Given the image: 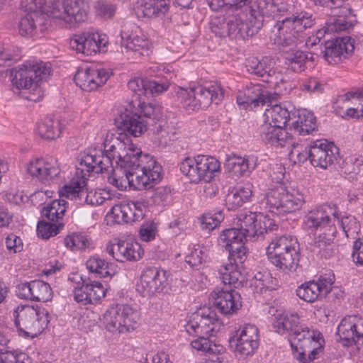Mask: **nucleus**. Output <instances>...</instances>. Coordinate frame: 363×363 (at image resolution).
Returning <instances> with one entry per match:
<instances>
[{"mask_svg": "<svg viewBox=\"0 0 363 363\" xmlns=\"http://www.w3.org/2000/svg\"><path fill=\"white\" fill-rule=\"evenodd\" d=\"M133 115L121 113L116 118V125L124 132L139 137L149 128L152 141L160 148H165L174 140L172 127L162 118L159 108L150 104L138 103V108Z\"/></svg>", "mask_w": 363, "mask_h": 363, "instance_id": "f257e3e1", "label": "nucleus"}, {"mask_svg": "<svg viewBox=\"0 0 363 363\" xmlns=\"http://www.w3.org/2000/svg\"><path fill=\"white\" fill-rule=\"evenodd\" d=\"M273 327L278 333H288L294 340L298 342L302 351L295 353L294 357L301 363H310L322 352L324 340L321 334L301 324L297 313L278 315L273 323Z\"/></svg>", "mask_w": 363, "mask_h": 363, "instance_id": "f03ea898", "label": "nucleus"}, {"mask_svg": "<svg viewBox=\"0 0 363 363\" xmlns=\"http://www.w3.org/2000/svg\"><path fill=\"white\" fill-rule=\"evenodd\" d=\"M240 228H229L222 231L218 243L225 250L245 244L248 240L255 241L259 236L277 228L273 220L261 213L246 212L239 216Z\"/></svg>", "mask_w": 363, "mask_h": 363, "instance_id": "7ed1b4c3", "label": "nucleus"}, {"mask_svg": "<svg viewBox=\"0 0 363 363\" xmlns=\"http://www.w3.org/2000/svg\"><path fill=\"white\" fill-rule=\"evenodd\" d=\"M50 74L48 63L28 60L10 70V80L13 91H20L22 96L31 101H39L44 96L40 82Z\"/></svg>", "mask_w": 363, "mask_h": 363, "instance_id": "20e7f679", "label": "nucleus"}, {"mask_svg": "<svg viewBox=\"0 0 363 363\" xmlns=\"http://www.w3.org/2000/svg\"><path fill=\"white\" fill-rule=\"evenodd\" d=\"M269 262L285 273L296 272L300 261V246L296 238L281 235L272 239L267 247Z\"/></svg>", "mask_w": 363, "mask_h": 363, "instance_id": "39448f33", "label": "nucleus"}, {"mask_svg": "<svg viewBox=\"0 0 363 363\" xmlns=\"http://www.w3.org/2000/svg\"><path fill=\"white\" fill-rule=\"evenodd\" d=\"M314 24L313 16L306 12L278 21L272 30L274 33V44L282 47L297 46L304 42L305 35H307L304 31Z\"/></svg>", "mask_w": 363, "mask_h": 363, "instance_id": "423d86ee", "label": "nucleus"}, {"mask_svg": "<svg viewBox=\"0 0 363 363\" xmlns=\"http://www.w3.org/2000/svg\"><path fill=\"white\" fill-rule=\"evenodd\" d=\"M104 151L114 160L116 167H119L121 169L141 167L144 171H147L160 165L153 157L142 155L140 150L136 147H127L125 143L117 137L106 140Z\"/></svg>", "mask_w": 363, "mask_h": 363, "instance_id": "0eeeda50", "label": "nucleus"}, {"mask_svg": "<svg viewBox=\"0 0 363 363\" xmlns=\"http://www.w3.org/2000/svg\"><path fill=\"white\" fill-rule=\"evenodd\" d=\"M261 203L272 213L281 214L299 210L305 200L303 195L298 190L288 189L279 184L269 188L263 194Z\"/></svg>", "mask_w": 363, "mask_h": 363, "instance_id": "6e6552de", "label": "nucleus"}, {"mask_svg": "<svg viewBox=\"0 0 363 363\" xmlns=\"http://www.w3.org/2000/svg\"><path fill=\"white\" fill-rule=\"evenodd\" d=\"M162 166L156 165L150 170L144 171L141 167L133 168L116 167L113 174L108 177V181L120 190L128 186L137 189L150 188V182H157L161 179Z\"/></svg>", "mask_w": 363, "mask_h": 363, "instance_id": "1a4fd4ad", "label": "nucleus"}, {"mask_svg": "<svg viewBox=\"0 0 363 363\" xmlns=\"http://www.w3.org/2000/svg\"><path fill=\"white\" fill-rule=\"evenodd\" d=\"M14 324L18 335L23 337H35L47 328L48 312L38 306H18L13 311Z\"/></svg>", "mask_w": 363, "mask_h": 363, "instance_id": "9d476101", "label": "nucleus"}, {"mask_svg": "<svg viewBox=\"0 0 363 363\" xmlns=\"http://www.w3.org/2000/svg\"><path fill=\"white\" fill-rule=\"evenodd\" d=\"M223 90L220 86L208 88L196 86L189 89L179 88L177 97L186 111L207 108L212 102L216 104L222 99Z\"/></svg>", "mask_w": 363, "mask_h": 363, "instance_id": "9b49d317", "label": "nucleus"}, {"mask_svg": "<svg viewBox=\"0 0 363 363\" xmlns=\"http://www.w3.org/2000/svg\"><path fill=\"white\" fill-rule=\"evenodd\" d=\"M250 16L246 26L248 35H253L263 26L264 17L277 18L284 16L288 11V6L284 2L275 0H259L250 2L249 6Z\"/></svg>", "mask_w": 363, "mask_h": 363, "instance_id": "f8f14e48", "label": "nucleus"}, {"mask_svg": "<svg viewBox=\"0 0 363 363\" xmlns=\"http://www.w3.org/2000/svg\"><path fill=\"white\" fill-rule=\"evenodd\" d=\"M140 313L129 305H116L108 308L103 315L105 328L113 333H125L138 325Z\"/></svg>", "mask_w": 363, "mask_h": 363, "instance_id": "ddd939ff", "label": "nucleus"}, {"mask_svg": "<svg viewBox=\"0 0 363 363\" xmlns=\"http://www.w3.org/2000/svg\"><path fill=\"white\" fill-rule=\"evenodd\" d=\"M219 161L213 157L198 155L194 158L186 157L180 163V170L191 182L201 181L209 182L214 172L220 169Z\"/></svg>", "mask_w": 363, "mask_h": 363, "instance_id": "4468645a", "label": "nucleus"}, {"mask_svg": "<svg viewBox=\"0 0 363 363\" xmlns=\"http://www.w3.org/2000/svg\"><path fill=\"white\" fill-rule=\"evenodd\" d=\"M88 9L85 0H55L50 6L49 12L53 18L73 26L87 19Z\"/></svg>", "mask_w": 363, "mask_h": 363, "instance_id": "2eb2a0df", "label": "nucleus"}, {"mask_svg": "<svg viewBox=\"0 0 363 363\" xmlns=\"http://www.w3.org/2000/svg\"><path fill=\"white\" fill-rule=\"evenodd\" d=\"M337 208L333 203L323 204L309 211L304 217L303 225L310 230L329 231L335 225Z\"/></svg>", "mask_w": 363, "mask_h": 363, "instance_id": "dca6fc26", "label": "nucleus"}, {"mask_svg": "<svg viewBox=\"0 0 363 363\" xmlns=\"http://www.w3.org/2000/svg\"><path fill=\"white\" fill-rule=\"evenodd\" d=\"M308 159L315 167L326 169L339 159V149L333 143L317 140L308 145Z\"/></svg>", "mask_w": 363, "mask_h": 363, "instance_id": "f3484780", "label": "nucleus"}, {"mask_svg": "<svg viewBox=\"0 0 363 363\" xmlns=\"http://www.w3.org/2000/svg\"><path fill=\"white\" fill-rule=\"evenodd\" d=\"M219 326L216 313L210 308H203L193 313L186 325L191 335L213 336Z\"/></svg>", "mask_w": 363, "mask_h": 363, "instance_id": "a211bd4d", "label": "nucleus"}, {"mask_svg": "<svg viewBox=\"0 0 363 363\" xmlns=\"http://www.w3.org/2000/svg\"><path fill=\"white\" fill-rule=\"evenodd\" d=\"M167 285V272L155 267L144 269L137 291L143 296H152L162 293Z\"/></svg>", "mask_w": 363, "mask_h": 363, "instance_id": "6ab92c4d", "label": "nucleus"}, {"mask_svg": "<svg viewBox=\"0 0 363 363\" xmlns=\"http://www.w3.org/2000/svg\"><path fill=\"white\" fill-rule=\"evenodd\" d=\"M259 330L251 324L245 325L239 328L230 339V346L234 351L242 356L254 354L259 347Z\"/></svg>", "mask_w": 363, "mask_h": 363, "instance_id": "aec40b11", "label": "nucleus"}, {"mask_svg": "<svg viewBox=\"0 0 363 363\" xmlns=\"http://www.w3.org/2000/svg\"><path fill=\"white\" fill-rule=\"evenodd\" d=\"M169 86V84L167 82H158L155 80H149L143 78H134L130 79L128 83V89L135 93L138 97L135 101L129 104V108H126L124 113L128 112L133 115L132 112H135L138 108V103L141 101L140 97L142 96L159 94L167 91ZM143 102H142L143 104Z\"/></svg>", "mask_w": 363, "mask_h": 363, "instance_id": "412c9836", "label": "nucleus"}, {"mask_svg": "<svg viewBox=\"0 0 363 363\" xmlns=\"http://www.w3.org/2000/svg\"><path fill=\"white\" fill-rule=\"evenodd\" d=\"M336 334L337 340L345 347L363 342V319L357 315L345 317L338 325Z\"/></svg>", "mask_w": 363, "mask_h": 363, "instance_id": "4be33fe9", "label": "nucleus"}, {"mask_svg": "<svg viewBox=\"0 0 363 363\" xmlns=\"http://www.w3.org/2000/svg\"><path fill=\"white\" fill-rule=\"evenodd\" d=\"M354 49V40L349 36L327 40L320 53L328 64L337 65L347 58Z\"/></svg>", "mask_w": 363, "mask_h": 363, "instance_id": "5701e85b", "label": "nucleus"}, {"mask_svg": "<svg viewBox=\"0 0 363 363\" xmlns=\"http://www.w3.org/2000/svg\"><path fill=\"white\" fill-rule=\"evenodd\" d=\"M278 96L277 93H270L260 84H250L238 92L237 102L239 105L257 107L272 103Z\"/></svg>", "mask_w": 363, "mask_h": 363, "instance_id": "b1692460", "label": "nucleus"}, {"mask_svg": "<svg viewBox=\"0 0 363 363\" xmlns=\"http://www.w3.org/2000/svg\"><path fill=\"white\" fill-rule=\"evenodd\" d=\"M110 77V72L102 67H89L78 70L74 79L82 90L91 91L104 85Z\"/></svg>", "mask_w": 363, "mask_h": 363, "instance_id": "393cba45", "label": "nucleus"}, {"mask_svg": "<svg viewBox=\"0 0 363 363\" xmlns=\"http://www.w3.org/2000/svg\"><path fill=\"white\" fill-rule=\"evenodd\" d=\"M27 172L42 183L50 184L59 176L60 169L54 158H36L28 163Z\"/></svg>", "mask_w": 363, "mask_h": 363, "instance_id": "a878e982", "label": "nucleus"}, {"mask_svg": "<svg viewBox=\"0 0 363 363\" xmlns=\"http://www.w3.org/2000/svg\"><path fill=\"white\" fill-rule=\"evenodd\" d=\"M108 41L105 35L99 33H84L81 35H74L70 40V46L77 52L86 55H92L100 52Z\"/></svg>", "mask_w": 363, "mask_h": 363, "instance_id": "bb28decb", "label": "nucleus"}, {"mask_svg": "<svg viewBox=\"0 0 363 363\" xmlns=\"http://www.w3.org/2000/svg\"><path fill=\"white\" fill-rule=\"evenodd\" d=\"M211 296L213 299V305L225 315L233 314L242 306L240 294L232 289H216Z\"/></svg>", "mask_w": 363, "mask_h": 363, "instance_id": "cd10ccee", "label": "nucleus"}, {"mask_svg": "<svg viewBox=\"0 0 363 363\" xmlns=\"http://www.w3.org/2000/svg\"><path fill=\"white\" fill-rule=\"evenodd\" d=\"M144 207L143 202L140 201H123L115 204L110 213L116 223H127L143 218Z\"/></svg>", "mask_w": 363, "mask_h": 363, "instance_id": "c85d7f7f", "label": "nucleus"}, {"mask_svg": "<svg viewBox=\"0 0 363 363\" xmlns=\"http://www.w3.org/2000/svg\"><path fill=\"white\" fill-rule=\"evenodd\" d=\"M86 186L85 176L74 177L59 191L60 196L74 200L79 205L89 204V191Z\"/></svg>", "mask_w": 363, "mask_h": 363, "instance_id": "c756f323", "label": "nucleus"}, {"mask_svg": "<svg viewBox=\"0 0 363 363\" xmlns=\"http://www.w3.org/2000/svg\"><path fill=\"white\" fill-rule=\"evenodd\" d=\"M259 134L265 143L276 147H284L292 143L291 135L286 132L284 127L266 122L260 126Z\"/></svg>", "mask_w": 363, "mask_h": 363, "instance_id": "7c9ffc66", "label": "nucleus"}, {"mask_svg": "<svg viewBox=\"0 0 363 363\" xmlns=\"http://www.w3.org/2000/svg\"><path fill=\"white\" fill-rule=\"evenodd\" d=\"M105 295L106 290L99 281L86 283L83 280L82 286L74 291V299L83 305L96 303Z\"/></svg>", "mask_w": 363, "mask_h": 363, "instance_id": "2f4dec72", "label": "nucleus"}, {"mask_svg": "<svg viewBox=\"0 0 363 363\" xmlns=\"http://www.w3.org/2000/svg\"><path fill=\"white\" fill-rule=\"evenodd\" d=\"M48 21V15H42L38 11L26 12L18 23L19 33L22 36H31L36 33L38 28L43 32L47 28Z\"/></svg>", "mask_w": 363, "mask_h": 363, "instance_id": "473e14b6", "label": "nucleus"}, {"mask_svg": "<svg viewBox=\"0 0 363 363\" xmlns=\"http://www.w3.org/2000/svg\"><path fill=\"white\" fill-rule=\"evenodd\" d=\"M332 283H324L323 281H311L302 284L296 289V295L306 302L313 303L321 297H324L331 290Z\"/></svg>", "mask_w": 363, "mask_h": 363, "instance_id": "72a5a7b5", "label": "nucleus"}, {"mask_svg": "<svg viewBox=\"0 0 363 363\" xmlns=\"http://www.w3.org/2000/svg\"><path fill=\"white\" fill-rule=\"evenodd\" d=\"M169 8V0H140L136 9L137 14L147 18H161Z\"/></svg>", "mask_w": 363, "mask_h": 363, "instance_id": "f704fd0d", "label": "nucleus"}, {"mask_svg": "<svg viewBox=\"0 0 363 363\" xmlns=\"http://www.w3.org/2000/svg\"><path fill=\"white\" fill-rule=\"evenodd\" d=\"M252 189L253 186L251 183H246L233 188L225 199L227 208L233 211L248 201L252 195Z\"/></svg>", "mask_w": 363, "mask_h": 363, "instance_id": "c9c22d12", "label": "nucleus"}, {"mask_svg": "<svg viewBox=\"0 0 363 363\" xmlns=\"http://www.w3.org/2000/svg\"><path fill=\"white\" fill-rule=\"evenodd\" d=\"M218 273L225 286L229 285L234 288H239L242 286L246 281L245 276L239 269L238 264L232 262L222 264L218 269Z\"/></svg>", "mask_w": 363, "mask_h": 363, "instance_id": "e433bc0d", "label": "nucleus"}, {"mask_svg": "<svg viewBox=\"0 0 363 363\" xmlns=\"http://www.w3.org/2000/svg\"><path fill=\"white\" fill-rule=\"evenodd\" d=\"M336 232L335 228H331L329 231L315 235L311 243V250L322 257H329L332 254L331 246Z\"/></svg>", "mask_w": 363, "mask_h": 363, "instance_id": "4c0bfd02", "label": "nucleus"}, {"mask_svg": "<svg viewBox=\"0 0 363 363\" xmlns=\"http://www.w3.org/2000/svg\"><path fill=\"white\" fill-rule=\"evenodd\" d=\"M122 45L127 50L138 52L140 55H147L150 49V43L147 39L143 36H140L136 33L128 32L123 30L121 33Z\"/></svg>", "mask_w": 363, "mask_h": 363, "instance_id": "58836bf2", "label": "nucleus"}, {"mask_svg": "<svg viewBox=\"0 0 363 363\" xmlns=\"http://www.w3.org/2000/svg\"><path fill=\"white\" fill-rule=\"evenodd\" d=\"M256 166V163L251 158L242 157L233 155L228 158L225 167L237 177L243 176L251 172Z\"/></svg>", "mask_w": 363, "mask_h": 363, "instance_id": "ea45409f", "label": "nucleus"}, {"mask_svg": "<svg viewBox=\"0 0 363 363\" xmlns=\"http://www.w3.org/2000/svg\"><path fill=\"white\" fill-rule=\"evenodd\" d=\"M274 64L273 60L269 57H264L262 60L250 57L247 60L246 67L248 72L258 77H270L274 74Z\"/></svg>", "mask_w": 363, "mask_h": 363, "instance_id": "a19ab883", "label": "nucleus"}, {"mask_svg": "<svg viewBox=\"0 0 363 363\" xmlns=\"http://www.w3.org/2000/svg\"><path fill=\"white\" fill-rule=\"evenodd\" d=\"M299 135L310 134L315 130L316 119L313 114L304 109L298 111V118L293 122L291 127Z\"/></svg>", "mask_w": 363, "mask_h": 363, "instance_id": "79ce46f5", "label": "nucleus"}, {"mask_svg": "<svg viewBox=\"0 0 363 363\" xmlns=\"http://www.w3.org/2000/svg\"><path fill=\"white\" fill-rule=\"evenodd\" d=\"M269 108H266L264 116L268 123L278 125V127H285L290 118V113L285 106L281 104H268Z\"/></svg>", "mask_w": 363, "mask_h": 363, "instance_id": "37998d69", "label": "nucleus"}, {"mask_svg": "<svg viewBox=\"0 0 363 363\" xmlns=\"http://www.w3.org/2000/svg\"><path fill=\"white\" fill-rule=\"evenodd\" d=\"M67 201L60 197L58 200H53L45 206L42 211V217L50 222L57 223L62 219L66 211Z\"/></svg>", "mask_w": 363, "mask_h": 363, "instance_id": "c03bdc74", "label": "nucleus"}, {"mask_svg": "<svg viewBox=\"0 0 363 363\" xmlns=\"http://www.w3.org/2000/svg\"><path fill=\"white\" fill-rule=\"evenodd\" d=\"M37 131L41 138L54 140L60 135L62 128L59 121L46 118L38 124Z\"/></svg>", "mask_w": 363, "mask_h": 363, "instance_id": "a18cd8bd", "label": "nucleus"}, {"mask_svg": "<svg viewBox=\"0 0 363 363\" xmlns=\"http://www.w3.org/2000/svg\"><path fill=\"white\" fill-rule=\"evenodd\" d=\"M98 155L96 154H86L80 160L79 165L76 167L74 177L85 176L90 172L101 173V167L98 165Z\"/></svg>", "mask_w": 363, "mask_h": 363, "instance_id": "49530a36", "label": "nucleus"}, {"mask_svg": "<svg viewBox=\"0 0 363 363\" xmlns=\"http://www.w3.org/2000/svg\"><path fill=\"white\" fill-rule=\"evenodd\" d=\"M308 55L300 50H291L285 57V63L295 72H301L306 69Z\"/></svg>", "mask_w": 363, "mask_h": 363, "instance_id": "de8ad7c7", "label": "nucleus"}, {"mask_svg": "<svg viewBox=\"0 0 363 363\" xmlns=\"http://www.w3.org/2000/svg\"><path fill=\"white\" fill-rule=\"evenodd\" d=\"M143 255V250L138 242L122 240L121 262H135Z\"/></svg>", "mask_w": 363, "mask_h": 363, "instance_id": "09e8293b", "label": "nucleus"}, {"mask_svg": "<svg viewBox=\"0 0 363 363\" xmlns=\"http://www.w3.org/2000/svg\"><path fill=\"white\" fill-rule=\"evenodd\" d=\"M211 9L214 11H234L247 6L250 0H207Z\"/></svg>", "mask_w": 363, "mask_h": 363, "instance_id": "8fccbe9b", "label": "nucleus"}, {"mask_svg": "<svg viewBox=\"0 0 363 363\" xmlns=\"http://www.w3.org/2000/svg\"><path fill=\"white\" fill-rule=\"evenodd\" d=\"M33 301L47 302L52 297V291L50 285L41 280L32 281Z\"/></svg>", "mask_w": 363, "mask_h": 363, "instance_id": "3c124183", "label": "nucleus"}, {"mask_svg": "<svg viewBox=\"0 0 363 363\" xmlns=\"http://www.w3.org/2000/svg\"><path fill=\"white\" fill-rule=\"evenodd\" d=\"M336 223L347 238H354L359 230V224L353 216L346 215L340 218L337 214Z\"/></svg>", "mask_w": 363, "mask_h": 363, "instance_id": "603ef678", "label": "nucleus"}, {"mask_svg": "<svg viewBox=\"0 0 363 363\" xmlns=\"http://www.w3.org/2000/svg\"><path fill=\"white\" fill-rule=\"evenodd\" d=\"M170 192V189L167 186H159L148 191L146 193V203L150 206H164L169 201Z\"/></svg>", "mask_w": 363, "mask_h": 363, "instance_id": "864d4df0", "label": "nucleus"}, {"mask_svg": "<svg viewBox=\"0 0 363 363\" xmlns=\"http://www.w3.org/2000/svg\"><path fill=\"white\" fill-rule=\"evenodd\" d=\"M86 268L99 277H111L112 273L108 269V263L98 256L90 257L86 263Z\"/></svg>", "mask_w": 363, "mask_h": 363, "instance_id": "5fc2aeb1", "label": "nucleus"}, {"mask_svg": "<svg viewBox=\"0 0 363 363\" xmlns=\"http://www.w3.org/2000/svg\"><path fill=\"white\" fill-rule=\"evenodd\" d=\"M362 160L355 156H348L342 160L339 157L337 162L339 167L342 173L346 175L353 174L356 175L361 171L362 166Z\"/></svg>", "mask_w": 363, "mask_h": 363, "instance_id": "6e6d98bb", "label": "nucleus"}, {"mask_svg": "<svg viewBox=\"0 0 363 363\" xmlns=\"http://www.w3.org/2000/svg\"><path fill=\"white\" fill-rule=\"evenodd\" d=\"M62 227V223L48 221L46 219L39 221L37 225L38 235L43 239H48L59 233L60 228Z\"/></svg>", "mask_w": 363, "mask_h": 363, "instance_id": "4d7b16f0", "label": "nucleus"}, {"mask_svg": "<svg viewBox=\"0 0 363 363\" xmlns=\"http://www.w3.org/2000/svg\"><path fill=\"white\" fill-rule=\"evenodd\" d=\"M0 363H31L28 355L17 350H0Z\"/></svg>", "mask_w": 363, "mask_h": 363, "instance_id": "13d9d810", "label": "nucleus"}, {"mask_svg": "<svg viewBox=\"0 0 363 363\" xmlns=\"http://www.w3.org/2000/svg\"><path fill=\"white\" fill-rule=\"evenodd\" d=\"M356 93L348 92L344 95L340 96L337 100L336 104L335 106V109L338 115H340L343 118H354L361 117V113L359 114V108H348L345 111H338L339 104L342 102L349 101L351 97H354Z\"/></svg>", "mask_w": 363, "mask_h": 363, "instance_id": "bf43d9fd", "label": "nucleus"}, {"mask_svg": "<svg viewBox=\"0 0 363 363\" xmlns=\"http://www.w3.org/2000/svg\"><path fill=\"white\" fill-rule=\"evenodd\" d=\"M65 244L72 250H84L89 246V241L85 235L73 234L65 238Z\"/></svg>", "mask_w": 363, "mask_h": 363, "instance_id": "052dcab7", "label": "nucleus"}, {"mask_svg": "<svg viewBox=\"0 0 363 363\" xmlns=\"http://www.w3.org/2000/svg\"><path fill=\"white\" fill-rule=\"evenodd\" d=\"M223 216L221 211L214 214L206 213L201 218V225L203 230L210 232L215 229L223 220Z\"/></svg>", "mask_w": 363, "mask_h": 363, "instance_id": "680f3d73", "label": "nucleus"}, {"mask_svg": "<svg viewBox=\"0 0 363 363\" xmlns=\"http://www.w3.org/2000/svg\"><path fill=\"white\" fill-rule=\"evenodd\" d=\"M94 9L97 16L109 19L113 17L116 13V6L109 1L100 0L95 3Z\"/></svg>", "mask_w": 363, "mask_h": 363, "instance_id": "e2e57ef3", "label": "nucleus"}, {"mask_svg": "<svg viewBox=\"0 0 363 363\" xmlns=\"http://www.w3.org/2000/svg\"><path fill=\"white\" fill-rule=\"evenodd\" d=\"M227 18L224 17H214L211 21V29L213 33L219 37L229 36L228 31Z\"/></svg>", "mask_w": 363, "mask_h": 363, "instance_id": "0e129e2a", "label": "nucleus"}, {"mask_svg": "<svg viewBox=\"0 0 363 363\" xmlns=\"http://www.w3.org/2000/svg\"><path fill=\"white\" fill-rule=\"evenodd\" d=\"M245 244L240 245L239 246H233V247L227 250L229 252V262L234 261V263L242 264L247 258V250L244 245Z\"/></svg>", "mask_w": 363, "mask_h": 363, "instance_id": "69168bd1", "label": "nucleus"}, {"mask_svg": "<svg viewBox=\"0 0 363 363\" xmlns=\"http://www.w3.org/2000/svg\"><path fill=\"white\" fill-rule=\"evenodd\" d=\"M300 89L303 91L321 93L323 90V84L315 77H310L303 80L300 84Z\"/></svg>", "mask_w": 363, "mask_h": 363, "instance_id": "338daca9", "label": "nucleus"}, {"mask_svg": "<svg viewBox=\"0 0 363 363\" xmlns=\"http://www.w3.org/2000/svg\"><path fill=\"white\" fill-rule=\"evenodd\" d=\"M205 259L204 252L200 249L195 248L186 257V262L191 267L198 268L205 261Z\"/></svg>", "mask_w": 363, "mask_h": 363, "instance_id": "774afa93", "label": "nucleus"}]
</instances>
